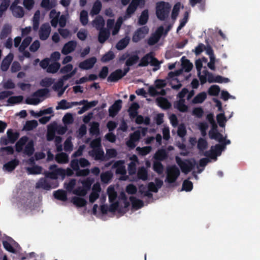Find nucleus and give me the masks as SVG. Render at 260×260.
<instances>
[{"label":"nucleus","mask_w":260,"mask_h":260,"mask_svg":"<svg viewBox=\"0 0 260 260\" xmlns=\"http://www.w3.org/2000/svg\"><path fill=\"white\" fill-rule=\"evenodd\" d=\"M62 121L65 124H72L74 121L72 114L69 113L66 114L63 117Z\"/></svg>","instance_id":"nucleus-60"},{"label":"nucleus","mask_w":260,"mask_h":260,"mask_svg":"<svg viewBox=\"0 0 260 260\" xmlns=\"http://www.w3.org/2000/svg\"><path fill=\"white\" fill-rule=\"evenodd\" d=\"M224 149V145L216 144L214 146H212L211 149L206 151L204 153V155L211 158H215L217 156H219L221 152Z\"/></svg>","instance_id":"nucleus-5"},{"label":"nucleus","mask_w":260,"mask_h":260,"mask_svg":"<svg viewBox=\"0 0 260 260\" xmlns=\"http://www.w3.org/2000/svg\"><path fill=\"white\" fill-rule=\"evenodd\" d=\"M100 30L99 36H98V41L100 43H104L109 37L110 36V32L109 31L106 29H101Z\"/></svg>","instance_id":"nucleus-24"},{"label":"nucleus","mask_w":260,"mask_h":260,"mask_svg":"<svg viewBox=\"0 0 260 260\" xmlns=\"http://www.w3.org/2000/svg\"><path fill=\"white\" fill-rule=\"evenodd\" d=\"M117 155V152L115 149H108L106 150V154L105 156V160H108L110 158L115 157Z\"/></svg>","instance_id":"nucleus-50"},{"label":"nucleus","mask_w":260,"mask_h":260,"mask_svg":"<svg viewBox=\"0 0 260 260\" xmlns=\"http://www.w3.org/2000/svg\"><path fill=\"white\" fill-rule=\"evenodd\" d=\"M208 94L212 96H217L220 92V88L218 85H213L208 89Z\"/></svg>","instance_id":"nucleus-52"},{"label":"nucleus","mask_w":260,"mask_h":260,"mask_svg":"<svg viewBox=\"0 0 260 260\" xmlns=\"http://www.w3.org/2000/svg\"><path fill=\"white\" fill-rule=\"evenodd\" d=\"M179 75L178 71L176 72H170L168 74V77L172 79V81L171 83V87L173 89L178 90L181 88L182 84L179 82L178 80L176 78H174L176 76Z\"/></svg>","instance_id":"nucleus-13"},{"label":"nucleus","mask_w":260,"mask_h":260,"mask_svg":"<svg viewBox=\"0 0 260 260\" xmlns=\"http://www.w3.org/2000/svg\"><path fill=\"white\" fill-rule=\"evenodd\" d=\"M20 2V0H15L10 7V10L13 15L16 17H21L24 14L22 8L17 6Z\"/></svg>","instance_id":"nucleus-10"},{"label":"nucleus","mask_w":260,"mask_h":260,"mask_svg":"<svg viewBox=\"0 0 260 260\" xmlns=\"http://www.w3.org/2000/svg\"><path fill=\"white\" fill-rule=\"evenodd\" d=\"M125 191L128 194H134L137 192V188L134 184H129L126 186Z\"/></svg>","instance_id":"nucleus-64"},{"label":"nucleus","mask_w":260,"mask_h":260,"mask_svg":"<svg viewBox=\"0 0 260 260\" xmlns=\"http://www.w3.org/2000/svg\"><path fill=\"white\" fill-rule=\"evenodd\" d=\"M207 98V94L203 91L198 93L192 100V102L193 104L202 103Z\"/></svg>","instance_id":"nucleus-41"},{"label":"nucleus","mask_w":260,"mask_h":260,"mask_svg":"<svg viewBox=\"0 0 260 260\" xmlns=\"http://www.w3.org/2000/svg\"><path fill=\"white\" fill-rule=\"evenodd\" d=\"M107 193L109 197V200L110 203L114 202L117 197V194L114 187L110 186L107 189Z\"/></svg>","instance_id":"nucleus-38"},{"label":"nucleus","mask_w":260,"mask_h":260,"mask_svg":"<svg viewBox=\"0 0 260 260\" xmlns=\"http://www.w3.org/2000/svg\"><path fill=\"white\" fill-rule=\"evenodd\" d=\"M77 46V43L75 41H70L66 43L62 50L61 53L64 55H67L73 51Z\"/></svg>","instance_id":"nucleus-16"},{"label":"nucleus","mask_w":260,"mask_h":260,"mask_svg":"<svg viewBox=\"0 0 260 260\" xmlns=\"http://www.w3.org/2000/svg\"><path fill=\"white\" fill-rule=\"evenodd\" d=\"M193 183L188 179L185 180L182 183V189L186 191H190L192 189Z\"/></svg>","instance_id":"nucleus-54"},{"label":"nucleus","mask_w":260,"mask_h":260,"mask_svg":"<svg viewBox=\"0 0 260 260\" xmlns=\"http://www.w3.org/2000/svg\"><path fill=\"white\" fill-rule=\"evenodd\" d=\"M71 202L78 207H83L86 206L87 201L82 198L73 197L71 199Z\"/></svg>","instance_id":"nucleus-30"},{"label":"nucleus","mask_w":260,"mask_h":260,"mask_svg":"<svg viewBox=\"0 0 260 260\" xmlns=\"http://www.w3.org/2000/svg\"><path fill=\"white\" fill-rule=\"evenodd\" d=\"M171 7L169 3L165 2H158L156 4V16L160 21L166 20L169 16Z\"/></svg>","instance_id":"nucleus-1"},{"label":"nucleus","mask_w":260,"mask_h":260,"mask_svg":"<svg viewBox=\"0 0 260 260\" xmlns=\"http://www.w3.org/2000/svg\"><path fill=\"white\" fill-rule=\"evenodd\" d=\"M18 160L14 159L4 165L3 169L4 171L11 172L13 171L15 167L18 165Z\"/></svg>","instance_id":"nucleus-39"},{"label":"nucleus","mask_w":260,"mask_h":260,"mask_svg":"<svg viewBox=\"0 0 260 260\" xmlns=\"http://www.w3.org/2000/svg\"><path fill=\"white\" fill-rule=\"evenodd\" d=\"M140 106L138 103L135 102L133 103L129 108H128L127 111L129 114V117L131 119H133L135 118V117L138 114V110L139 109Z\"/></svg>","instance_id":"nucleus-22"},{"label":"nucleus","mask_w":260,"mask_h":260,"mask_svg":"<svg viewBox=\"0 0 260 260\" xmlns=\"http://www.w3.org/2000/svg\"><path fill=\"white\" fill-rule=\"evenodd\" d=\"M123 77L122 74V70L117 69L111 73L107 78L108 82H115Z\"/></svg>","instance_id":"nucleus-18"},{"label":"nucleus","mask_w":260,"mask_h":260,"mask_svg":"<svg viewBox=\"0 0 260 260\" xmlns=\"http://www.w3.org/2000/svg\"><path fill=\"white\" fill-rule=\"evenodd\" d=\"M124 161L119 160L115 161L113 165L112 168L116 169V174L124 175L126 174V171L124 166Z\"/></svg>","instance_id":"nucleus-15"},{"label":"nucleus","mask_w":260,"mask_h":260,"mask_svg":"<svg viewBox=\"0 0 260 260\" xmlns=\"http://www.w3.org/2000/svg\"><path fill=\"white\" fill-rule=\"evenodd\" d=\"M98 103V101H92L89 102L87 100H83L79 102H77V105H83L84 108H85L86 110H88V109L95 107Z\"/></svg>","instance_id":"nucleus-33"},{"label":"nucleus","mask_w":260,"mask_h":260,"mask_svg":"<svg viewBox=\"0 0 260 260\" xmlns=\"http://www.w3.org/2000/svg\"><path fill=\"white\" fill-rule=\"evenodd\" d=\"M138 178L143 181H145L148 179V171L147 169L142 167L138 169L137 173Z\"/></svg>","instance_id":"nucleus-44"},{"label":"nucleus","mask_w":260,"mask_h":260,"mask_svg":"<svg viewBox=\"0 0 260 260\" xmlns=\"http://www.w3.org/2000/svg\"><path fill=\"white\" fill-rule=\"evenodd\" d=\"M137 9V7L135 6L133 4L130 3L126 10V16L127 17H130L131 15L135 13Z\"/></svg>","instance_id":"nucleus-63"},{"label":"nucleus","mask_w":260,"mask_h":260,"mask_svg":"<svg viewBox=\"0 0 260 260\" xmlns=\"http://www.w3.org/2000/svg\"><path fill=\"white\" fill-rule=\"evenodd\" d=\"M80 21L84 26L86 25L88 22V13L86 10H82L80 14Z\"/></svg>","instance_id":"nucleus-47"},{"label":"nucleus","mask_w":260,"mask_h":260,"mask_svg":"<svg viewBox=\"0 0 260 260\" xmlns=\"http://www.w3.org/2000/svg\"><path fill=\"white\" fill-rule=\"evenodd\" d=\"M60 64L58 62H53L49 64L47 69V72L49 73H56L60 69Z\"/></svg>","instance_id":"nucleus-43"},{"label":"nucleus","mask_w":260,"mask_h":260,"mask_svg":"<svg viewBox=\"0 0 260 260\" xmlns=\"http://www.w3.org/2000/svg\"><path fill=\"white\" fill-rule=\"evenodd\" d=\"M99 126L100 125L98 122H93L89 129L90 133L92 135H98L100 134Z\"/></svg>","instance_id":"nucleus-53"},{"label":"nucleus","mask_w":260,"mask_h":260,"mask_svg":"<svg viewBox=\"0 0 260 260\" xmlns=\"http://www.w3.org/2000/svg\"><path fill=\"white\" fill-rule=\"evenodd\" d=\"M136 150L138 152L140 155L145 156L151 152L152 150V147L150 146L143 147H138L136 148Z\"/></svg>","instance_id":"nucleus-46"},{"label":"nucleus","mask_w":260,"mask_h":260,"mask_svg":"<svg viewBox=\"0 0 260 260\" xmlns=\"http://www.w3.org/2000/svg\"><path fill=\"white\" fill-rule=\"evenodd\" d=\"M153 170L159 175L163 173L164 167L161 161L154 160L153 163Z\"/></svg>","instance_id":"nucleus-37"},{"label":"nucleus","mask_w":260,"mask_h":260,"mask_svg":"<svg viewBox=\"0 0 260 260\" xmlns=\"http://www.w3.org/2000/svg\"><path fill=\"white\" fill-rule=\"evenodd\" d=\"M175 159L181 171L185 174H187L192 171L196 165V161L193 158L186 159L183 160L180 157L176 156Z\"/></svg>","instance_id":"nucleus-2"},{"label":"nucleus","mask_w":260,"mask_h":260,"mask_svg":"<svg viewBox=\"0 0 260 260\" xmlns=\"http://www.w3.org/2000/svg\"><path fill=\"white\" fill-rule=\"evenodd\" d=\"M168 153L165 149L161 148L158 149L153 156L154 160L164 161L168 158Z\"/></svg>","instance_id":"nucleus-17"},{"label":"nucleus","mask_w":260,"mask_h":260,"mask_svg":"<svg viewBox=\"0 0 260 260\" xmlns=\"http://www.w3.org/2000/svg\"><path fill=\"white\" fill-rule=\"evenodd\" d=\"M174 107L181 112H185L187 111L188 107L185 104V100L181 99L176 104H174Z\"/></svg>","instance_id":"nucleus-40"},{"label":"nucleus","mask_w":260,"mask_h":260,"mask_svg":"<svg viewBox=\"0 0 260 260\" xmlns=\"http://www.w3.org/2000/svg\"><path fill=\"white\" fill-rule=\"evenodd\" d=\"M15 245L16 244L11 239H9L8 241H4L3 242V245L5 248L11 252H16V251L14 248L16 246Z\"/></svg>","instance_id":"nucleus-29"},{"label":"nucleus","mask_w":260,"mask_h":260,"mask_svg":"<svg viewBox=\"0 0 260 260\" xmlns=\"http://www.w3.org/2000/svg\"><path fill=\"white\" fill-rule=\"evenodd\" d=\"M114 57V53L112 51H109L102 56L101 61L103 62H107L112 60Z\"/></svg>","instance_id":"nucleus-48"},{"label":"nucleus","mask_w":260,"mask_h":260,"mask_svg":"<svg viewBox=\"0 0 260 260\" xmlns=\"http://www.w3.org/2000/svg\"><path fill=\"white\" fill-rule=\"evenodd\" d=\"M122 107V100H118L109 108V114L110 117H115Z\"/></svg>","instance_id":"nucleus-11"},{"label":"nucleus","mask_w":260,"mask_h":260,"mask_svg":"<svg viewBox=\"0 0 260 260\" xmlns=\"http://www.w3.org/2000/svg\"><path fill=\"white\" fill-rule=\"evenodd\" d=\"M182 60V67L185 72H189L193 68V64L189 60L186 59L185 56L181 58Z\"/></svg>","instance_id":"nucleus-36"},{"label":"nucleus","mask_w":260,"mask_h":260,"mask_svg":"<svg viewBox=\"0 0 260 260\" xmlns=\"http://www.w3.org/2000/svg\"><path fill=\"white\" fill-rule=\"evenodd\" d=\"M59 170H54L51 172H46L45 174L46 177L50 178L52 179H56L58 177V176H60V174L59 173Z\"/></svg>","instance_id":"nucleus-56"},{"label":"nucleus","mask_w":260,"mask_h":260,"mask_svg":"<svg viewBox=\"0 0 260 260\" xmlns=\"http://www.w3.org/2000/svg\"><path fill=\"white\" fill-rule=\"evenodd\" d=\"M59 173L60 174V176L63 178L66 176H72L74 174V172L72 169L69 168H68L67 169L60 168L59 170Z\"/></svg>","instance_id":"nucleus-49"},{"label":"nucleus","mask_w":260,"mask_h":260,"mask_svg":"<svg viewBox=\"0 0 260 260\" xmlns=\"http://www.w3.org/2000/svg\"><path fill=\"white\" fill-rule=\"evenodd\" d=\"M149 28L147 26H143L138 28L134 33L132 37V41L134 43H138L144 39L145 36L148 34Z\"/></svg>","instance_id":"nucleus-6"},{"label":"nucleus","mask_w":260,"mask_h":260,"mask_svg":"<svg viewBox=\"0 0 260 260\" xmlns=\"http://www.w3.org/2000/svg\"><path fill=\"white\" fill-rule=\"evenodd\" d=\"M130 38L128 36H125L124 38L119 40L116 45V48L118 50H121L124 49L129 44Z\"/></svg>","instance_id":"nucleus-25"},{"label":"nucleus","mask_w":260,"mask_h":260,"mask_svg":"<svg viewBox=\"0 0 260 260\" xmlns=\"http://www.w3.org/2000/svg\"><path fill=\"white\" fill-rule=\"evenodd\" d=\"M51 32V27L47 23L43 24L39 31V37L41 40H46Z\"/></svg>","instance_id":"nucleus-9"},{"label":"nucleus","mask_w":260,"mask_h":260,"mask_svg":"<svg viewBox=\"0 0 260 260\" xmlns=\"http://www.w3.org/2000/svg\"><path fill=\"white\" fill-rule=\"evenodd\" d=\"M90 156L94 157L95 160H105L104 151L102 148L92 149L89 152Z\"/></svg>","instance_id":"nucleus-14"},{"label":"nucleus","mask_w":260,"mask_h":260,"mask_svg":"<svg viewBox=\"0 0 260 260\" xmlns=\"http://www.w3.org/2000/svg\"><path fill=\"white\" fill-rule=\"evenodd\" d=\"M8 139L3 137L1 139V144L7 145L9 143H13L18 138L19 135L17 133L13 132L12 129H8L7 132Z\"/></svg>","instance_id":"nucleus-7"},{"label":"nucleus","mask_w":260,"mask_h":260,"mask_svg":"<svg viewBox=\"0 0 260 260\" xmlns=\"http://www.w3.org/2000/svg\"><path fill=\"white\" fill-rule=\"evenodd\" d=\"M74 106H77V102H68L66 100H61L56 107V110H66L72 108Z\"/></svg>","instance_id":"nucleus-19"},{"label":"nucleus","mask_w":260,"mask_h":260,"mask_svg":"<svg viewBox=\"0 0 260 260\" xmlns=\"http://www.w3.org/2000/svg\"><path fill=\"white\" fill-rule=\"evenodd\" d=\"M24 146V153L28 155H31L32 152V142L31 140L28 141V139L26 137L21 138L16 143V150L18 152L22 151Z\"/></svg>","instance_id":"nucleus-3"},{"label":"nucleus","mask_w":260,"mask_h":260,"mask_svg":"<svg viewBox=\"0 0 260 260\" xmlns=\"http://www.w3.org/2000/svg\"><path fill=\"white\" fill-rule=\"evenodd\" d=\"M23 100L22 96H14L9 98L8 100V103L9 105H14L20 103Z\"/></svg>","instance_id":"nucleus-55"},{"label":"nucleus","mask_w":260,"mask_h":260,"mask_svg":"<svg viewBox=\"0 0 260 260\" xmlns=\"http://www.w3.org/2000/svg\"><path fill=\"white\" fill-rule=\"evenodd\" d=\"M129 200L131 202L132 206L134 208L138 209L141 208L144 206V203L143 201L138 199L134 196L130 197Z\"/></svg>","instance_id":"nucleus-34"},{"label":"nucleus","mask_w":260,"mask_h":260,"mask_svg":"<svg viewBox=\"0 0 260 260\" xmlns=\"http://www.w3.org/2000/svg\"><path fill=\"white\" fill-rule=\"evenodd\" d=\"M11 26L8 25H5L2 30L0 35V38L2 39H5L7 37L8 34L11 32Z\"/></svg>","instance_id":"nucleus-59"},{"label":"nucleus","mask_w":260,"mask_h":260,"mask_svg":"<svg viewBox=\"0 0 260 260\" xmlns=\"http://www.w3.org/2000/svg\"><path fill=\"white\" fill-rule=\"evenodd\" d=\"M55 160L59 164L67 163L69 161V156L66 153L61 152L56 155Z\"/></svg>","instance_id":"nucleus-42"},{"label":"nucleus","mask_w":260,"mask_h":260,"mask_svg":"<svg viewBox=\"0 0 260 260\" xmlns=\"http://www.w3.org/2000/svg\"><path fill=\"white\" fill-rule=\"evenodd\" d=\"M112 177V174L110 171L105 172L101 175L102 181L105 183L108 182L111 179Z\"/></svg>","instance_id":"nucleus-61"},{"label":"nucleus","mask_w":260,"mask_h":260,"mask_svg":"<svg viewBox=\"0 0 260 260\" xmlns=\"http://www.w3.org/2000/svg\"><path fill=\"white\" fill-rule=\"evenodd\" d=\"M56 124L52 123L48 126L46 138L48 141H52L55 137Z\"/></svg>","instance_id":"nucleus-21"},{"label":"nucleus","mask_w":260,"mask_h":260,"mask_svg":"<svg viewBox=\"0 0 260 260\" xmlns=\"http://www.w3.org/2000/svg\"><path fill=\"white\" fill-rule=\"evenodd\" d=\"M167 177L165 182L169 183H174L180 175V171L176 165L168 167L167 168Z\"/></svg>","instance_id":"nucleus-4"},{"label":"nucleus","mask_w":260,"mask_h":260,"mask_svg":"<svg viewBox=\"0 0 260 260\" xmlns=\"http://www.w3.org/2000/svg\"><path fill=\"white\" fill-rule=\"evenodd\" d=\"M204 112V110L201 107L194 108L192 110V114L198 118L203 117Z\"/></svg>","instance_id":"nucleus-62"},{"label":"nucleus","mask_w":260,"mask_h":260,"mask_svg":"<svg viewBox=\"0 0 260 260\" xmlns=\"http://www.w3.org/2000/svg\"><path fill=\"white\" fill-rule=\"evenodd\" d=\"M96 62V57H92L81 62L79 64V67L83 70H89L93 68Z\"/></svg>","instance_id":"nucleus-12"},{"label":"nucleus","mask_w":260,"mask_h":260,"mask_svg":"<svg viewBox=\"0 0 260 260\" xmlns=\"http://www.w3.org/2000/svg\"><path fill=\"white\" fill-rule=\"evenodd\" d=\"M156 102L159 107L165 110L170 109L172 106L168 100L164 97H158L156 99Z\"/></svg>","instance_id":"nucleus-20"},{"label":"nucleus","mask_w":260,"mask_h":260,"mask_svg":"<svg viewBox=\"0 0 260 260\" xmlns=\"http://www.w3.org/2000/svg\"><path fill=\"white\" fill-rule=\"evenodd\" d=\"M151 53H147L141 58L138 66L139 67H147L150 64Z\"/></svg>","instance_id":"nucleus-32"},{"label":"nucleus","mask_w":260,"mask_h":260,"mask_svg":"<svg viewBox=\"0 0 260 260\" xmlns=\"http://www.w3.org/2000/svg\"><path fill=\"white\" fill-rule=\"evenodd\" d=\"M139 56L137 54H129V57L126 60L125 66L132 67L136 64L139 60Z\"/></svg>","instance_id":"nucleus-23"},{"label":"nucleus","mask_w":260,"mask_h":260,"mask_svg":"<svg viewBox=\"0 0 260 260\" xmlns=\"http://www.w3.org/2000/svg\"><path fill=\"white\" fill-rule=\"evenodd\" d=\"M208 143L207 141L202 138H200L198 141L197 148L200 152H203L207 148Z\"/></svg>","instance_id":"nucleus-45"},{"label":"nucleus","mask_w":260,"mask_h":260,"mask_svg":"<svg viewBox=\"0 0 260 260\" xmlns=\"http://www.w3.org/2000/svg\"><path fill=\"white\" fill-rule=\"evenodd\" d=\"M148 19V10L147 9L144 10L141 13V14L139 18L138 23L141 25H144L147 23Z\"/></svg>","instance_id":"nucleus-35"},{"label":"nucleus","mask_w":260,"mask_h":260,"mask_svg":"<svg viewBox=\"0 0 260 260\" xmlns=\"http://www.w3.org/2000/svg\"><path fill=\"white\" fill-rule=\"evenodd\" d=\"M105 21L103 18L100 16H98L93 21V25L98 29H104Z\"/></svg>","instance_id":"nucleus-26"},{"label":"nucleus","mask_w":260,"mask_h":260,"mask_svg":"<svg viewBox=\"0 0 260 260\" xmlns=\"http://www.w3.org/2000/svg\"><path fill=\"white\" fill-rule=\"evenodd\" d=\"M13 59V55L9 53L3 60L1 68L3 71H7L9 67L10 64Z\"/></svg>","instance_id":"nucleus-28"},{"label":"nucleus","mask_w":260,"mask_h":260,"mask_svg":"<svg viewBox=\"0 0 260 260\" xmlns=\"http://www.w3.org/2000/svg\"><path fill=\"white\" fill-rule=\"evenodd\" d=\"M24 165L25 168L27 170L28 174H32V159L31 158H29L28 160L24 161Z\"/></svg>","instance_id":"nucleus-57"},{"label":"nucleus","mask_w":260,"mask_h":260,"mask_svg":"<svg viewBox=\"0 0 260 260\" xmlns=\"http://www.w3.org/2000/svg\"><path fill=\"white\" fill-rule=\"evenodd\" d=\"M53 196L57 200L66 201L67 200V194L66 191L62 189H58L56 191H54L53 192Z\"/></svg>","instance_id":"nucleus-27"},{"label":"nucleus","mask_w":260,"mask_h":260,"mask_svg":"<svg viewBox=\"0 0 260 260\" xmlns=\"http://www.w3.org/2000/svg\"><path fill=\"white\" fill-rule=\"evenodd\" d=\"M102 7L101 2L99 0H96L93 4V7L90 11V14L92 16L96 15L99 14Z\"/></svg>","instance_id":"nucleus-31"},{"label":"nucleus","mask_w":260,"mask_h":260,"mask_svg":"<svg viewBox=\"0 0 260 260\" xmlns=\"http://www.w3.org/2000/svg\"><path fill=\"white\" fill-rule=\"evenodd\" d=\"M160 62L158 61V60L153 56L152 53H151V59L150 61V64L151 66H153L155 67L154 69H153V71H156L160 68Z\"/></svg>","instance_id":"nucleus-51"},{"label":"nucleus","mask_w":260,"mask_h":260,"mask_svg":"<svg viewBox=\"0 0 260 260\" xmlns=\"http://www.w3.org/2000/svg\"><path fill=\"white\" fill-rule=\"evenodd\" d=\"M53 112L51 108H48L43 110H40L38 113L34 112V116L38 118L45 114H51Z\"/></svg>","instance_id":"nucleus-58"},{"label":"nucleus","mask_w":260,"mask_h":260,"mask_svg":"<svg viewBox=\"0 0 260 260\" xmlns=\"http://www.w3.org/2000/svg\"><path fill=\"white\" fill-rule=\"evenodd\" d=\"M58 186V183L56 182L53 186L51 185L48 181L45 178L40 179L36 183V187L37 188H43L46 190H49L51 188H54Z\"/></svg>","instance_id":"nucleus-8"}]
</instances>
